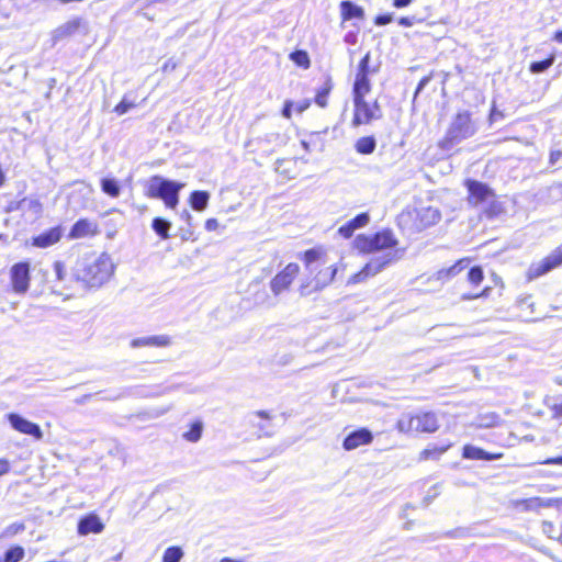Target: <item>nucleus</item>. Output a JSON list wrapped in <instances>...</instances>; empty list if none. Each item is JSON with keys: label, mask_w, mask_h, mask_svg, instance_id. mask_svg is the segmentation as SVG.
<instances>
[{"label": "nucleus", "mask_w": 562, "mask_h": 562, "mask_svg": "<svg viewBox=\"0 0 562 562\" xmlns=\"http://www.w3.org/2000/svg\"><path fill=\"white\" fill-rule=\"evenodd\" d=\"M113 272L114 265L105 252L101 255L86 254L77 260L74 268L76 281L90 288H99L104 284Z\"/></svg>", "instance_id": "1"}, {"label": "nucleus", "mask_w": 562, "mask_h": 562, "mask_svg": "<svg viewBox=\"0 0 562 562\" xmlns=\"http://www.w3.org/2000/svg\"><path fill=\"white\" fill-rule=\"evenodd\" d=\"M184 186L183 182L154 175L145 183V195L161 200L166 207L173 210L179 204L180 192Z\"/></svg>", "instance_id": "2"}, {"label": "nucleus", "mask_w": 562, "mask_h": 562, "mask_svg": "<svg viewBox=\"0 0 562 562\" xmlns=\"http://www.w3.org/2000/svg\"><path fill=\"white\" fill-rule=\"evenodd\" d=\"M464 187L468 191L469 204L473 206H485L484 213L486 217H496L504 211L502 204L496 201L494 190L488 184L479 180L467 179Z\"/></svg>", "instance_id": "3"}, {"label": "nucleus", "mask_w": 562, "mask_h": 562, "mask_svg": "<svg viewBox=\"0 0 562 562\" xmlns=\"http://www.w3.org/2000/svg\"><path fill=\"white\" fill-rule=\"evenodd\" d=\"M357 247L364 252H380L382 250L393 251L398 244L391 229H383L370 237L359 235L356 238Z\"/></svg>", "instance_id": "4"}, {"label": "nucleus", "mask_w": 562, "mask_h": 562, "mask_svg": "<svg viewBox=\"0 0 562 562\" xmlns=\"http://www.w3.org/2000/svg\"><path fill=\"white\" fill-rule=\"evenodd\" d=\"M476 132V127L471 120L468 111L459 112L452 120L446 137L445 143L454 145L471 136Z\"/></svg>", "instance_id": "5"}, {"label": "nucleus", "mask_w": 562, "mask_h": 562, "mask_svg": "<svg viewBox=\"0 0 562 562\" xmlns=\"http://www.w3.org/2000/svg\"><path fill=\"white\" fill-rule=\"evenodd\" d=\"M398 252L400 250L397 249L373 256L360 272L350 278L349 283H359L368 277L375 276L385 267L400 259L402 255L397 256Z\"/></svg>", "instance_id": "6"}, {"label": "nucleus", "mask_w": 562, "mask_h": 562, "mask_svg": "<svg viewBox=\"0 0 562 562\" xmlns=\"http://www.w3.org/2000/svg\"><path fill=\"white\" fill-rule=\"evenodd\" d=\"M31 266L29 261H20L10 268V281L14 293L25 294L30 288Z\"/></svg>", "instance_id": "7"}, {"label": "nucleus", "mask_w": 562, "mask_h": 562, "mask_svg": "<svg viewBox=\"0 0 562 562\" xmlns=\"http://www.w3.org/2000/svg\"><path fill=\"white\" fill-rule=\"evenodd\" d=\"M560 265H562V249L557 248L541 261L532 263L528 269L527 277L529 280L537 279Z\"/></svg>", "instance_id": "8"}, {"label": "nucleus", "mask_w": 562, "mask_h": 562, "mask_svg": "<svg viewBox=\"0 0 562 562\" xmlns=\"http://www.w3.org/2000/svg\"><path fill=\"white\" fill-rule=\"evenodd\" d=\"M299 272L300 267L297 263L291 262L286 265V267L270 281L272 293L279 295L281 292L289 289Z\"/></svg>", "instance_id": "9"}, {"label": "nucleus", "mask_w": 562, "mask_h": 562, "mask_svg": "<svg viewBox=\"0 0 562 562\" xmlns=\"http://www.w3.org/2000/svg\"><path fill=\"white\" fill-rule=\"evenodd\" d=\"M5 417L14 430L29 435L36 440H41L43 438V431L40 425L27 420L18 413H9Z\"/></svg>", "instance_id": "10"}, {"label": "nucleus", "mask_w": 562, "mask_h": 562, "mask_svg": "<svg viewBox=\"0 0 562 562\" xmlns=\"http://www.w3.org/2000/svg\"><path fill=\"white\" fill-rule=\"evenodd\" d=\"M562 505V498L552 497H530L525 499H517L514 502V506L521 512H539L541 508L560 507Z\"/></svg>", "instance_id": "11"}, {"label": "nucleus", "mask_w": 562, "mask_h": 562, "mask_svg": "<svg viewBox=\"0 0 562 562\" xmlns=\"http://www.w3.org/2000/svg\"><path fill=\"white\" fill-rule=\"evenodd\" d=\"M353 117H352V126L358 127L362 124H370L373 120H378L376 115L373 113L371 104L366 101V99L353 100Z\"/></svg>", "instance_id": "12"}, {"label": "nucleus", "mask_w": 562, "mask_h": 562, "mask_svg": "<svg viewBox=\"0 0 562 562\" xmlns=\"http://www.w3.org/2000/svg\"><path fill=\"white\" fill-rule=\"evenodd\" d=\"M373 440V435L368 428H359L349 432L344 441L342 448L347 451L357 449L360 446L369 445Z\"/></svg>", "instance_id": "13"}, {"label": "nucleus", "mask_w": 562, "mask_h": 562, "mask_svg": "<svg viewBox=\"0 0 562 562\" xmlns=\"http://www.w3.org/2000/svg\"><path fill=\"white\" fill-rule=\"evenodd\" d=\"M64 235V228L58 225L52 227L32 238V245L37 248H47L60 240Z\"/></svg>", "instance_id": "14"}, {"label": "nucleus", "mask_w": 562, "mask_h": 562, "mask_svg": "<svg viewBox=\"0 0 562 562\" xmlns=\"http://www.w3.org/2000/svg\"><path fill=\"white\" fill-rule=\"evenodd\" d=\"M104 529V525L97 514H88L78 521L77 531L80 536L89 533H100Z\"/></svg>", "instance_id": "15"}, {"label": "nucleus", "mask_w": 562, "mask_h": 562, "mask_svg": "<svg viewBox=\"0 0 562 562\" xmlns=\"http://www.w3.org/2000/svg\"><path fill=\"white\" fill-rule=\"evenodd\" d=\"M415 432H435L439 428V423L435 413L425 412L414 415Z\"/></svg>", "instance_id": "16"}, {"label": "nucleus", "mask_w": 562, "mask_h": 562, "mask_svg": "<svg viewBox=\"0 0 562 562\" xmlns=\"http://www.w3.org/2000/svg\"><path fill=\"white\" fill-rule=\"evenodd\" d=\"M441 218V213L437 207L426 206L417 210L416 225L418 229L427 228L437 224Z\"/></svg>", "instance_id": "17"}, {"label": "nucleus", "mask_w": 562, "mask_h": 562, "mask_svg": "<svg viewBox=\"0 0 562 562\" xmlns=\"http://www.w3.org/2000/svg\"><path fill=\"white\" fill-rule=\"evenodd\" d=\"M462 458L468 460H484V461H494L503 458V453H492L485 451L484 449L473 446L465 445L462 449Z\"/></svg>", "instance_id": "18"}, {"label": "nucleus", "mask_w": 562, "mask_h": 562, "mask_svg": "<svg viewBox=\"0 0 562 562\" xmlns=\"http://www.w3.org/2000/svg\"><path fill=\"white\" fill-rule=\"evenodd\" d=\"M171 342L170 337L167 335H156L148 337L135 338L131 341L133 348L140 347H167Z\"/></svg>", "instance_id": "19"}, {"label": "nucleus", "mask_w": 562, "mask_h": 562, "mask_svg": "<svg viewBox=\"0 0 562 562\" xmlns=\"http://www.w3.org/2000/svg\"><path fill=\"white\" fill-rule=\"evenodd\" d=\"M94 225L87 218L78 220L70 228L68 238L77 239L82 238L94 233Z\"/></svg>", "instance_id": "20"}, {"label": "nucleus", "mask_w": 562, "mask_h": 562, "mask_svg": "<svg viewBox=\"0 0 562 562\" xmlns=\"http://www.w3.org/2000/svg\"><path fill=\"white\" fill-rule=\"evenodd\" d=\"M81 25V20L79 18L72 19L63 25L58 26L53 33L54 42L60 41L65 37L71 36L78 32Z\"/></svg>", "instance_id": "21"}, {"label": "nucleus", "mask_w": 562, "mask_h": 562, "mask_svg": "<svg viewBox=\"0 0 562 562\" xmlns=\"http://www.w3.org/2000/svg\"><path fill=\"white\" fill-rule=\"evenodd\" d=\"M337 268L334 266L327 267L323 270H319L314 278V291H319L327 286L336 277Z\"/></svg>", "instance_id": "22"}, {"label": "nucleus", "mask_w": 562, "mask_h": 562, "mask_svg": "<svg viewBox=\"0 0 562 562\" xmlns=\"http://www.w3.org/2000/svg\"><path fill=\"white\" fill-rule=\"evenodd\" d=\"M340 11L342 20L345 21L352 19L362 20L364 18V10L350 0L340 2Z\"/></svg>", "instance_id": "23"}, {"label": "nucleus", "mask_w": 562, "mask_h": 562, "mask_svg": "<svg viewBox=\"0 0 562 562\" xmlns=\"http://www.w3.org/2000/svg\"><path fill=\"white\" fill-rule=\"evenodd\" d=\"M371 90L369 76L356 75L352 87L353 100L364 99Z\"/></svg>", "instance_id": "24"}, {"label": "nucleus", "mask_w": 562, "mask_h": 562, "mask_svg": "<svg viewBox=\"0 0 562 562\" xmlns=\"http://www.w3.org/2000/svg\"><path fill=\"white\" fill-rule=\"evenodd\" d=\"M55 280L63 284L65 288H70L71 282L76 281L74 272L69 274L66 270V266L64 262L57 260L53 265Z\"/></svg>", "instance_id": "25"}, {"label": "nucleus", "mask_w": 562, "mask_h": 562, "mask_svg": "<svg viewBox=\"0 0 562 562\" xmlns=\"http://www.w3.org/2000/svg\"><path fill=\"white\" fill-rule=\"evenodd\" d=\"M209 201H210V193L207 191H203V190H195V191L191 192L190 198H189V203H190L191 207L198 212L204 211L209 205Z\"/></svg>", "instance_id": "26"}, {"label": "nucleus", "mask_w": 562, "mask_h": 562, "mask_svg": "<svg viewBox=\"0 0 562 562\" xmlns=\"http://www.w3.org/2000/svg\"><path fill=\"white\" fill-rule=\"evenodd\" d=\"M376 148V139L373 135L363 136L355 143V149L361 155H371Z\"/></svg>", "instance_id": "27"}, {"label": "nucleus", "mask_w": 562, "mask_h": 562, "mask_svg": "<svg viewBox=\"0 0 562 562\" xmlns=\"http://www.w3.org/2000/svg\"><path fill=\"white\" fill-rule=\"evenodd\" d=\"M101 190L111 198H117L121 194L120 182L113 177H104L100 181Z\"/></svg>", "instance_id": "28"}, {"label": "nucleus", "mask_w": 562, "mask_h": 562, "mask_svg": "<svg viewBox=\"0 0 562 562\" xmlns=\"http://www.w3.org/2000/svg\"><path fill=\"white\" fill-rule=\"evenodd\" d=\"M469 265L468 259H461L457 261L454 265H452L448 269H441L437 272V279L438 280H448L450 278L456 277L459 274L463 269H465Z\"/></svg>", "instance_id": "29"}, {"label": "nucleus", "mask_w": 562, "mask_h": 562, "mask_svg": "<svg viewBox=\"0 0 562 562\" xmlns=\"http://www.w3.org/2000/svg\"><path fill=\"white\" fill-rule=\"evenodd\" d=\"M333 87H334V85H333L331 77L327 76L324 85L319 89H317L316 95L314 98V101L318 106H321V108L327 106V98H328Z\"/></svg>", "instance_id": "30"}, {"label": "nucleus", "mask_w": 562, "mask_h": 562, "mask_svg": "<svg viewBox=\"0 0 562 562\" xmlns=\"http://www.w3.org/2000/svg\"><path fill=\"white\" fill-rule=\"evenodd\" d=\"M151 228L161 239H167L170 236L171 223L164 217L157 216L151 221Z\"/></svg>", "instance_id": "31"}, {"label": "nucleus", "mask_w": 562, "mask_h": 562, "mask_svg": "<svg viewBox=\"0 0 562 562\" xmlns=\"http://www.w3.org/2000/svg\"><path fill=\"white\" fill-rule=\"evenodd\" d=\"M321 258V251L312 248L304 252V261L306 269L310 273H314L318 269V260Z\"/></svg>", "instance_id": "32"}, {"label": "nucleus", "mask_w": 562, "mask_h": 562, "mask_svg": "<svg viewBox=\"0 0 562 562\" xmlns=\"http://www.w3.org/2000/svg\"><path fill=\"white\" fill-rule=\"evenodd\" d=\"M25 555V551L21 546H13L9 548L2 557L0 562H20Z\"/></svg>", "instance_id": "33"}, {"label": "nucleus", "mask_w": 562, "mask_h": 562, "mask_svg": "<svg viewBox=\"0 0 562 562\" xmlns=\"http://www.w3.org/2000/svg\"><path fill=\"white\" fill-rule=\"evenodd\" d=\"M450 447L451 443H447L445 446H429L422 451L420 458L424 460L439 459V457L442 456Z\"/></svg>", "instance_id": "34"}, {"label": "nucleus", "mask_w": 562, "mask_h": 562, "mask_svg": "<svg viewBox=\"0 0 562 562\" xmlns=\"http://www.w3.org/2000/svg\"><path fill=\"white\" fill-rule=\"evenodd\" d=\"M203 432V423L195 420L191 424L190 429L186 431L182 437L190 442H196L201 439Z\"/></svg>", "instance_id": "35"}, {"label": "nucleus", "mask_w": 562, "mask_h": 562, "mask_svg": "<svg viewBox=\"0 0 562 562\" xmlns=\"http://www.w3.org/2000/svg\"><path fill=\"white\" fill-rule=\"evenodd\" d=\"M554 60L555 57L553 55H550L548 58H544L542 60L532 61L529 66V70L532 74H542L553 65Z\"/></svg>", "instance_id": "36"}, {"label": "nucleus", "mask_w": 562, "mask_h": 562, "mask_svg": "<svg viewBox=\"0 0 562 562\" xmlns=\"http://www.w3.org/2000/svg\"><path fill=\"white\" fill-rule=\"evenodd\" d=\"M415 420L414 416L409 414H404L397 420L396 428L400 432L408 434L415 431Z\"/></svg>", "instance_id": "37"}, {"label": "nucleus", "mask_w": 562, "mask_h": 562, "mask_svg": "<svg viewBox=\"0 0 562 562\" xmlns=\"http://www.w3.org/2000/svg\"><path fill=\"white\" fill-rule=\"evenodd\" d=\"M183 554V550L180 547H169L164 552L162 562H180Z\"/></svg>", "instance_id": "38"}, {"label": "nucleus", "mask_w": 562, "mask_h": 562, "mask_svg": "<svg viewBox=\"0 0 562 562\" xmlns=\"http://www.w3.org/2000/svg\"><path fill=\"white\" fill-rule=\"evenodd\" d=\"M484 279V272L481 266H473L468 271V280L473 285H479Z\"/></svg>", "instance_id": "39"}, {"label": "nucleus", "mask_w": 562, "mask_h": 562, "mask_svg": "<svg viewBox=\"0 0 562 562\" xmlns=\"http://www.w3.org/2000/svg\"><path fill=\"white\" fill-rule=\"evenodd\" d=\"M291 59L300 67L308 68L310 67V57L304 50H296L291 54Z\"/></svg>", "instance_id": "40"}, {"label": "nucleus", "mask_w": 562, "mask_h": 562, "mask_svg": "<svg viewBox=\"0 0 562 562\" xmlns=\"http://www.w3.org/2000/svg\"><path fill=\"white\" fill-rule=\"evenodd\" d=\"M133 108H135L134 100H130L127 95H124L121 102L114 108V112L119 115H123Z\"/></svg>", "instance_id": "41"}, {"label": "nucleus", "mask_w": 562, "mask_h": 562, "mask_svg": "<svg viewBox=\"0 0 562 562\" xmlns=\"http://www.w3.org/2000/svg\"><path fill=\"white\" fill-rule=\"evenodd\" d=\"M370 60H371V55H370V52H368L360 60L359 65H358V71H357V75H363V76H369L370 72H375L374 69H370Z\"/></svg>", "instance_id": "42"}, {"label": "nucleus", "mask_w": 562, "mask_h": 562, "mask_svg": "<svg viewBox=\"0 0 562 562\" xmlns=\"http://www.w3.org/2000/svg\"><path fill=\"white\" fill-rule=\"evenodd\" d=\"M352 226L358 229L364 227L370 222V216L368 213L363 212L355 216L352 220L349 221Z\"/></svg>", "instance_id": "43"}, {"label": "nucleus", "mask_w": 562, "mask_h": 562, "mask_svg": "<svg viewBox=\"0 0 562 562\" xmlns=\"http://www.w3.org/2000/svg\"><path fill=\"white\" fill-rule=\"evenodd\" d=\"M470 535L471 533H470V529L469 528L459 527V528H456L453 530L445 532L442 535V537H446V538H467Z\"/></svg>", "instance_id": "44"}, {"label": "nucleus", "mask_w": 562, "mask_h": 562, "mask_svg": "<svg viewBox=\"0 0 562 562\" xmlns=\"http://www.w3.org/2000/svg\"><path fill=\"white\" fill-rule=\"evenodd\" d=\"M490 291H491V288L487 286V288L483 289L480 293H464V294H462L461 300L462 301H471V300H475V299H480V297H486V296H488Z\"/></svg>", "instance_id": "45"}, {"label": "nucleus", "mask_w": 562, "mask_h": 562, "mask_svg": "<svg viewBox=\"0 0 562 562\" xmlns=\"http://www.w3.org/2000/svg\"><path fill=\"white\" fill-rule=\"evenodd\" d=\"M355 231H356V228L348 221L346 224H344L342 226L339 227L338 233L344 238H350L353 235Z\"/></svg>", "instance_id": "46"}, {"label": "nucleus", "mask_w": 562, "mask_h": 562, "mask_svg": "<svg viewBox=\"0 0 562 562\" xmlns=\"http://www.w3.org/2000/svg\"><path fill=\"white\" fill-rule=\"evenodd\" d=\"M393 21V14L392 13H384L379 14L374 19V23L378 26H384Z\"/></svg>", "instance_id": "47"}, {"label": "nucleus", "mask_w": 562, "mask_h": 562, "mask_svg": "<svg viewBox=\"0 0 562 562\" xmlns=\"http://www.w3.org/2000/svg\"><path fill=\"white\" fill-rule=\"evenodd\" d=\"M417 19L415 16H402L398 20V24L404 27H411L415 24Z\"/></svg>", "instance_id": "48"}, {"label": "nucleus", "mask_w": 562, "mask_h": 562, "mask_svg": "<svg viewBox=\"0 0 562 562\" xmlns=\"http://www.w3.org/2000/svg\"><path fill=\"white\" fill-rule=\"evenodd\" d=\"M178 66V63L173 59V58H169L168 60H166V63L164 64L162 66V70L165 72L167 71H173Z\"/></svg>", "instance_id": "49"}, {"label": "nucleus", "mask_w": 562, "mask_h": 562, "mask_svg": "<svg viewBox=\"0 0 562 562\" xmlns=\"http://www.w3.org/2000/svg\"><path fill=\"white\" fill-rule=\"evenodd\" d=\"M562 157V151L561 150H552L550 153V157H549V162L550 165H555Z\"/></svg>", "instance_id": "50"}, {"label": "nucleus", "mask_w": 562, "mask_h": 562, "mask_svg": "<svg viewBox=\"0 0 562 562\" xmlns=\"http://www.w3.org/2000/svg\"><path fill=\"white\" fill-rule=\"evenodd\" d=\"M218 225L220 224L216 218H209L205 222V229L207 232H212V231H215L218 227Z\"/></svg>", "instance_id": "51"}, {"label": "nucleus", "mask_w": 562, "mask_h": 562, "mask_svg": "<svg viewBox=\"0 0 562 562\" xmlns=\"http://www.w3.org/2000/svg\"><path fill=\"white\" fill-rule=\"evenodd\" d=\"M10 471V463L7 459H0V476Z\"/></svg>", "instance_id": "52"}, {"label": "nucleus", "mask_w": 562, "mask_h": 562, "mask_svg": "<svg viewBox=\"0 0 562 562\" xmlns=\"http://www.w3.org/2000/svg\"><path fill=\"white\" fill-rule=\"evenodd\" d=\"M292 102L291 101H286L284 103V106L282 109V115L286 119L291 117V113H292Z\"/></svg>", "instance_id": "53"}, {"label": "nucleus", "mask_w": 562, "mask_h": 562, "mask_svg": "<svg viewBox=\"0 0 562 562\" xmlns=\"http://www.w3.org/2000/svg\"><path fill=\"white\" fill-rule=\"evenodd\" d=\"M552 412H553V417L554 418H561L562 417V402L559 403V404H554L552 407H551Z\"/></svg>", "instance_id": "54"}, {"label": "nucleus", "mask_w": 562, "mask_h": 562, "mask_svg": "<svg viewBox=\"0 0 562 562\" xmlns=\"http://www.w3.org/2000/svg\"><path fill=\"white\" fill-rule=\"evenodd\" d=\"M413 0H393V5L397 9L406 8L408 7Z\"/></svg>", "instance_id": "55"}, {"label": "nucleus", "mask_w": 562, "mask_h": 562, "mask_svg": "<svg viewBox=\"0 0 562 562\" xmlns=\"http://www.w3.org/2000/svg\"><path fill=\"white\" fill-rule=\"evenodd\" d=\"M371 108L373 113L376 115L378 120H380L382 117V110L376 100L371 104Z\"/></svg>", "instance_id": "56"}, {"label": "nucleus", "mask_w": 562, "mask_h": 562, "mask_svg": "<svg viewBox=\"0 0 562 562\" xmlns=\"http://www.w3.org/2000/svg\"><path fill=\"white\" fill-rule=\"evenodd\" d=\"M181 220L186 221L191 226L192 215L188 210H183L180 214Z\"/></svg>", "instance_id": "57"}, {"label": "nucleus", "mask_w": 562, "mask_h": 562, "mask_svg": "<svg viewBox=\"0 0 562 562\" xmlns=\"http://www.w3.org/2000/svg\"><path fill=\"white\" fill-rule=\"evenodd\" d=\"M428 81H429V78H427V77L423 78V79L418 82V85H417V87H416L415 94H418L419 92H422V91H423V89L425 88V86L428 83Z\"/></svg>", "instance_id": "58"}, {"label": "nucleus", "mask_w": 562, "mask_h": 562, "mask_svg": "<svg viewBox=\"0 0 562 562\" xmlns=\"http://www.w3.org/2000/svg\"><path fill=\"white\" fill-rule=\"evenodd\" d=\"M498 117H503V114L499 111H497L496 109H493L490 114L491 122L496 121Z\"/></svg>", "instance_id": "59"}, {"label": "nucleus", "mask_w": 562, "mask_h": 562, "mask_svg": "<svg viewBox=\"0 0 562 562\" xmlns=\"http://www.w3.org/2000/svg\"><path fill=\"white\" fill-rule=\"evenodd\" d=\"M544 463L562 465V456L557 458H550Z\"/></svg>", "instance_id": "60"}, {"label": "nucleus", "mask_w": 562, "mask_h": 562, "mask_svg": "<svg viewBox=\"0 0 562 562\" xmlns=\"http://www.w3.org/2000/svg\"><path fill=\"white\" fill-rule=\"evenodd\" d=\"M308 106H310V101H308V100H305V101H303V102L299 103L296 109H297V111H299V112H301V113H302V112H304Z\"/></svg>", "instance_id": "61"}, {"label": "nucleus", "mask_w": 562, "mask_h": 562, "mask_svg": "<svg viewBox=\"0 0 562 562\" xmlns=\"http://www.w3.org/2000/svg\"><path fill=\"white\" fill-rule=\"evenodd\" d=\"M127 394H128V393H127L126 391H124V392H120V393H117V394H115V395H112V396H110V397H106V398H108V400H111V401H115V400H119V398L124 397V396H125V395H127Z\"/></svg>", "instance_id": "62"}, {"label": "nucleus", "mask_w": 562, "mask_h": 562, "mask_svg": "<svg viewBox=\"0 0 562 562\" xmlns=\"http://www.w3.org/2000/svg\"><path fill=\"white\" fill-rule=\"evenodd\" d=\"M553 40L559 42V43H562V30L561 31H557L554 33Z\"/></svg>", "instance_id": "63"}, {"label": "nucleus", "mask_w": 562, "mask_h": 562, "mask_svg": "<svg viewBox=\"0 0 562 562\" xmlns=\"http://www.w3.org/2000/svg\"><path fill=\"white\" fill-rule=\"evenodd\" d=\"M220 562H243V561L225 557V558L221 559Z\"/></svg>", "instance_id": "64"}]
</instances>
